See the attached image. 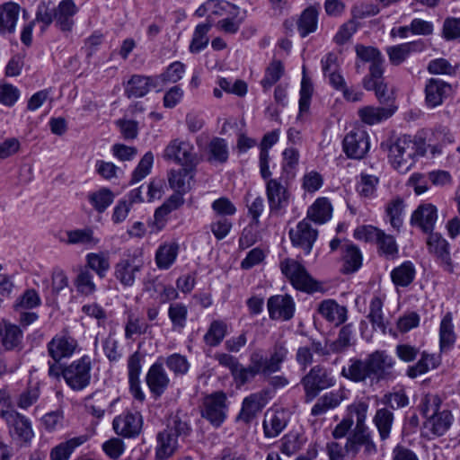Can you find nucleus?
<instances>
[{
	"instance_id": "338daca9",
	"label": "nucleus",
	"mask_w": 460,
	"mask_h": 460,
	"mask_svg": "<svg viewBox=\"0 0 460 460\" xmlns=\"http://www.w3.org/2000/svg\"><path fill=\"white\" fill-rule=\"evenodd\" d=\"M441 399L438 394H426L420 403V411L427 419L439 413Z\"/></svg>"
},
{
	"instance_id": "ddd939ff",
	"label": "nucleus",
	"mask_w": 460,
	"mask_h": 460,
	"mask_svg": "<svg viewBox=\"0 0 460 460\" xmlns=\"http://www.w3.org/2000/svg\"><path fill=\"white\" fill-rule=\"evenodd\" d=\"M288 235L292 245L301 249L307 255L317 239L318 231L312 227L307 218H305L295 228L289 230Z\"/></svg>"
},
{
	"instance_id": "7c9ffc66",
	"label": "nucleus",
	"mask_w": 460,
	"mask_h": 460,
	"mask_svg": "<svg viewBox=\"0 0 460 460\" xmlns=\"http://www.w3.org/2000/svg\"><path fill=\"white\" fill-rule=\"evenodd\" d=\"M318 313L328 322L340 325L347 320L348 310L332 299L323 300L318 306Z\"/></svg>"
},
{
	"instance_id": "c9c22d12",
	"label": "nucleus",
	"mask_w": 460,
	"mask_h": 460,
	"mask_svg": "<svg viewBox=\"0 0 460 460\" xmlns=\"http://www.w3.org/2000/svg\"><path fill=\"white\" fill-rule=\"evenodd\" d=\"M67 239L65 241L70 245H84L87 248H93L99 243V239L94 235L91 227L77 228L66 231Z\"/></svg>"
},
{
	"instance_id": "f704fd0d",
	"label": "nucleus",
	"mask_w": 460,
	"mask_h": 460,
	"mask_svg": "<svg viewBox=\"0 0 460 460\" xmlns=\"http://www.w3.org/2000/svg\"><path fill=\"white\" fill-rule=\"evenodd\" d=\"M287 420L284 411H268L263 420L265 437L275 438L286 428Z\"/></svg>"
},
{
	"instance_id": "c85d7f7f",
	"label": "nucleus",
	"mask_w": 460,
	"mask_h": 460,
	"mask_svg": "<svg viewBox=\"0 0 460 460\" xmlns=\"http://www.w3.org/2000/svg\"><path fill=\"white\" fill-rule=\"evenodd\" d=\"M267 400L262 393H254L245 397L237 420L249 423L266 405Z\"/></svg>"
},
{
	"instance_id": "6ab92c4d",
	"label": "nucleus",
	"mask_w": 460,
	"mask_h": 460,
	"mask_svg": "<svg viewBox=\"0 0 460 460\" xmlns=\"http://www.w3.org/2000/svg\"><path fill=\"white\" fill-rule=\"evenodd\" d=\"M143 356L139 351H135L128 359V376L129 391L133 398L139 402H143L146 395L141 389L139 376L141 373V361Z\"/></svg>"
},
{
	"instance_id": "603ef678",
	"label": "nucleus",
	"mask_w": 460,
	"mask_h": 460,
	"mask_svg": "<svg viewBox=\"0 0 460 460\" xmlns=\"http://www.w3.org/2000/svg\"><path fill=\"white\" fill-rule=\"evenodd\" d=\"M168 317L173 331H182L187 323L188 308L182 303H172L168 308Z\"/></svg>"
},
{
	"instance_id": "20e7f679",
	"label": "nucleus",
	"mask_w": 460,
	"mask_h": 460,
	"mask_svg": "<svg viewBox=\"0 0 460 460\" xmlns=\"http://www.w3.org/2000/svg\"><path fill=\"white\" fill-rule=\"evenodd\" d=\"M279 269L296 290L311 294L321 289L320 283L309 274L305 267L299 261L286 258L280 261Z\"/></svg>"
},
{
	"instance_id": "de8ad7c7",
	"label": "nucleus",
	"mask_w": 460,
	"mask_h": 460,
	"mask_svg": "<svg viewBox=\"0 0 460 460\" xmlns=\"http://www.w3.org/2000/svg\"><path fill=\"white\" fill-rule=\"evenodd\" d=\"M452 423V415L448 411H443L428 419L426 427L435 436L444 435L450 428Z\"/></svg>"
},
{
	"instance_id": "0e129e2a",
	"label": "nucleus",
	"mask_w": 460,
	"mask_h": 460,
	"mask_svg": "<svg viewBox=\"0 0 460 460\" xmlns=\"http://www.w3.org/2000/svg\"><path fill=\"white\" fill-rule=\"evenodd\" d=\"M154 164V155L151 151L146 152L141 160L139 161L137 166L132 172L130 183H136L144 179L146 176L149 174L151 172V168Z\"/></svg>"
},
{
	"instance_id": "49530a36",
	"label": "nucleus",
	"mask_w": 460,
	"mask_h": 460,
	"mask_svg": "<svg viewBox=\"0 0 460 460\" xmlns=\"http://www.w3.org/2000/svg\"><path fill=\"white\" fill-rule=\"evenodd\" d=\"M415 278V268L411 261H404L391 272L392 281L395 286L408 287Z\"/></svg>"
},
{
	"instance_id": "a18cd8bd",
	"label": "nucleus",
	"mask_w": 460,
	"mask_h": 460,
	"mask_svg": "<svg viewBox=\"0 0 460 460\" xmlns=\"http://www.w3.org/2000/svg\"><path fill=\"white\" fill-rule=\"evenodd\" d=\"M87 198L93 208L102 214L111 206L115 196L110 189L103 187L89 193Z\"/></svg>"
},
{
	"instance_id": "c03bdc74",
	"label": "nucleus",
	"mask_w": 460,
	"mask_h": 460,
	"mask_svg": "<svg viewBox=\"0 0 460 460\" xmlns=\"http://www.w3.org/2000/svg\"><path fill=\"white\" fill-rule=\"evenodd\" d=\"M438 365L439 359L437 356L422 352L418 362L408 367L407 376L411 378H415L418 376L427 373L430 369L436 368Z\"/></svg>"
},
{
	"instance_id": "6e6552de",
	"label": "nucleus",
	"mask_w": 460,
	"mask_h": 460,
	"mask_svg": "<svg viewBox=\"0 0 460 460\" xmlns=\"http://www.w3.org/2000/svg\"><path fill=\"white\" fill-rule=\"evenodd\" d=\"M144 265L142 252H135L133 255H128L116 263L114 276L122 286L132 287Z\"/></svg>"
},
{
	"instance_id": "f3484780",
	"label": "nucleus",
	"mask_w": 460,
	"mask_h": 460,
	"mask_svg": "<svg viewBox=\"0 0 460 460\" xmlns=\"http://www.w3.org/2000/svg\"><path fill=\"white\" fill-rule=\"evenodd\" d=\"M270 318L272 320L291 319L295 313V303L288 295H276L268 299L267 303Z\"/></svg>"
},
{
	"instance_id": "f257e3e1",
	"label": "nucleus",
	"mask_w": 460,
	"mask_h": 460,
	"mask_svg": "<svg viewBox=\"0 0 460 460\" xmlns=\"http://www.w3.org/2000/svg\"><path fill=\"white\" fill-rule=\"evenodd\" d=\"M356 53L362 61L370 63L369 73L362 80L363 87L367 91H375L380 102H388L387 84L383 77L385 59L380 50L372 46L357 45Z\"/></svg>"
},
{
	"instance_id": "a211bd4d",
	"label": "nucleus",
	"mask_w": 460,
	"mask_h": 460,
	"mask_svg": "<svg viewBox=\"0 0 460 460\" xmlns=\"http://www.w3.org/2000/svg\"><path fill=\"white\" fill-rule=\"evenodd\" d=\"M266 195L272 214H276L288 205L289 192L277 179H267Z\"/></svg>"
},
{
	"instance_id": "79ce46f5",
	"label": "nucleus",
	"mask_w": 460,
	"mask_h": 460,
	"mask_svg": "<svg viewBox=\"0 0 460 460\" xmlns=\"http://www.w3.org/2000/svg\"><path fill=\"white\" fill-rule=\"evenodd\" d=\"M229 150L226 141L214 137L208 145V161L211 164H225L228 160Z\"/></svg>"
},
{
	"instance_id": "8fccbe9b",
	"label": "nucleus",
	"mask_w": 460,
	"mask_h": 460,
	"mask_svg": "<svg viewBox=\"0 0 460 460\" xmlns=\"http://www.w3.org/2000/svg\"><path fill=\"white\" fill-rule=\"evenodd\" d=\"M353 332L351 324L342 326L335 341H330V347L332 353L340 354L345 352L353 346Z\"/></svg>"
},
{
	"instance_id": "2f4dec72",
	"label": "nucleus",
	"mask_w": 460,
	"mask_h": 460,
	"mask_svg": "<svg viewBox=\"0 0 460 460\" xmlns=\"http://www.w3.org/2000/svg\"><path fill=\"white\" fill-rule=\"evenodd\" d=\"M320 6L311 5L305 8L300 14L297 22V31L302 38L316 31L318 28V16Z\"/></svg>"
},
{
	"instance_id": "4be33fe9",
	"label": "nucleus",
	"mask_w": 460,
	"mask_h": 460,
	"mask_svg": "<svg viewBox=\"0 0 460 460\" xmlns=\"http://www.w3.org/2000/svg\"><path fill=\"white\" fill-rule=\"evenodd\" d=\"M438 220V209L431 203L420 204L412 213L411 224L420 227L424 233H431Z\"/></svg>"
},
{
	"instance_id": "5fc2aeb1",
	"label": "nucleus",
	"mask_w": 460,
	"mask_h": 460,
	"mask_svg": "<svg viewBox=\"0 0 460 460\" xmlns=\"http://www.w3.org/2000/svg\"><path fill=\"white\" fill-rule=\"evenodd\" d=\"M377 245L378 254L385 257L387 260H393L397 257L399 249L394 237L391 234H385L382 231L376 241Z\"/></svg>"
},
{
	"instance_id": "72a5a7b5",
	"label": "nucleus",
	"mask_w": 460,
	"mask_h": 460,
	"mask_svg": "<svg viewBox=\"0 0 460 460\" xmlns=\"http://www.w3.org/2000/svg\"><path fill=\"white\" fill-rule=\"evenodd\" d=\"M341 376L353 382H364L371 378L367 359L350 358L348 367H343Z\"/></svg>"
},
{
	"instance_id": "dca6fc26",
	"label": "nucleus",
	"mask_w": 460,
	"mask_h": 460,
	"mask_svg": "<svg viewBox=\"0 0 460 460\" xmlns=\"http://www.w3.org/2000/svg\"><path fill=\"white\" fill-rule=\"evenodd\" d=\"M78 11L74 0H62L55 7V26L66 36L72 32Z\"/></svg>"
},
{
	"instance_id": "f03ea898",
	"label": "nucleus",
	"mask_w": 460,
	"mask_h": 460,
	"mask_svg": "<svg viewBox=\"0 0 460 460\" xmlns=\"http://www.w3.org/2000/svg\"><path fill=\"white\" fill-rule=\"evenodd\" d=\"M382 146H386L392 166L401 173L407 172L415 158L425 153L421 144L408 135L399 137L394 142L382 144Z\"/></svg>"
},
{
	"instance_id": "bb28decb",
	"label": "nucleus",
	"mask_w": 460,
	"mask_h": 460,
	"mask_svg": "<svg viewBox=\"0 0 460 460\" xmlns=\"http://www.w3.org/2000/svg\"><path fill=\"white\" fill-rule=\"evenodd\" d=\"M346 399V392L340 388L324 394L320 396L311 409V415L317 417L325 414L328 411L333 410Z\"/></svg>"
},
{
	"instance_id": "37998d69",
	"label": "nucleus",
	"mask_w": 460,
	"mask_h": 460,
	"mask_svg": "<svg viewBox=\"0 0 460 460\" xmlns=\"http://www.w3.org/2000/svg\"><path fill=\"white\" fill-rule=\"evenodd\" d=\"M86 267L93 270L100 279L105 278L111 268L108 252H90L86 255Z\"/></svg>"
},
{
	"instance_id": "052dcab7",
	"label": "nucleus",
	"mask_w": 460,
	"mask_h": 460,
	"mask_svg": "<svg viewBox=\"0 0 460 460\" xmlns=\"http://www.w3.org/2000/svg\"><path fill=\"white\" fill-rule=\"evenodd\" d=\"M284 66L279 60H272L265 71V75L261 80V85L264 90L270 89L282 76Z\"/></svg>"
},
{
	"instance_id": "774afa93",
	"label": "nucleus",
	"mask_w": 460,
	"mask_h": 460,
	"mask_svg": "<svg viewBox=\"0 0 460 460\" xmlns=\"http://www.w3.org/2000/svg\"><path fill=\"white\" fill-rule=\"evenodd\" d=\"M288 354V350L284 343L278 342L274 344L270 358H268L274 373L281 369V365L287 359Z\"/></svg>"
},
{
	"instance_id": "4c0bfd02",
	"label": "nucleus",
	"mask_w": 460,
	"mask_h": 460,
	"mask_svg": "<svg viewBox=\"0 0 460 460\" xmlns=\"http://www.w3.org/2000/svg\"><path fill=\"white\" fill-rule=\"evenodd\" d=\"M22 332L19 326L4 322L0 324V342L7 350L17 348L22 340Z\"/></svg>"
},
{
	"instance_id": "412c9836",
	"label": "nucleus",
	"mask_w": 460,
	"mask_h": 460,
	"mask_svg": "<svg viewBox=\"0 0 460 460\" xmlns=\"http://www.w3.org/2000/svg\"><path fill=\"white\" fill-rule=\"evenodd\" d=\"M146 381L151 394L155 397H160L170 384V378L163 366V363L155 362L148 369Z\"/></svg>"
},
{
	"instance_id": "423d86ee",
	"label": "nucleus",
	"mask_w": 460,
	"mask_h": 460,
	"mask_svg": "<svg viewBox=\"0 0 460 460\" xmlns=\"http://www.w3.org/2000/svg\"><path fill=\"white\" fill-rule=\"evenodd\" d=\"M92 360L87 355L72 361L63 368V378L74 391H81L91 382Z\"/></svg>"
},
{
	"instance_id": "5701e85b",
	"label": "nucleus",
	"mask_w": 460,
	"mask_h": 460,
	"mask_svg": "<svg viewBox=\"0 0 460 460\" xmlns=\"http://www.w3.org/2000/svg\"><path fill=\"white\" fill-rule=\"evenodd\" d=\"M451 85L438 78H430L425 86V101L429 108H435L443 103L449 95Z\"/></svg>"
},
{
	"instance_id": "864d4df0",
	"label": "nucleus",
	"mask_w": 460,
	"mask_h": 460,
	"mask_svg": "<svg viewBox=\"0 0 460 460\" xmlns=\"http://www.w3.org/2000/svg\"><path fill=\"white\" fill-rule=\"evenodd\" d=\"M211 27L212 24L210 22L200 23L196 26L190 44V51L191 53H199L208 46L209 42L208 33Z\"/></svg>"
},
{
	"instance_id": "ea45409f",
	"label": "nucleus",
	"mask_w": 460,
	"mask_h": 460,
	"mask_svg": "<svg viewBox=\"0 0 460 460\" xmlns=\"http://www.w3.org/2000/svg\"><path fill=\"white\" fill-rule=\"evenodd\" d=\"M394 420V412L390 409L385 407L376 410L373 418V422L377 429L380 439L382 441L389 438Z\"/></svg>"
},
{
	"instance_id": "cd10ccee",
	"label": "nucleus",
	"mask_w": 460,
	"mask_h": 460,
	"mask_svg": "<svg viewBox=\"0 0 460 460\" xmlns=\"http://www.w3.org/2000/svg\"><path fill=\"white\" fill-rule=\"evenodd\" d=\"M371 378L381 379L386 371L393 368L394 365V358L385 351L376 350L366 358Z\"/></svg>"
},
{
	"instance_id": "393cba45",
	"label": "nucleus",
	"mask_w": 460,
	"mask_h": 460,
	"mask_svg": "<svg viewBox=\"0 0 460 460\" xmlns=\"http://www.w3.org/2000/svg\"><path fill=\"white\" fill-rule=\"evenodd\" d=\"M426 49L423 40H414L395 46H391L386 49V53L389 61L394 66H399L403 63L409 56L413 52H421Z\"/></svg>"
},
{
	"instance_id": "39448f33",
	"label": "nucleus",
	"mask_w": 460,
	"mask_h": 460,
	"mask_svg": "<svg viewBox=\"0 0 460 460\" xmlns=\"http://www.w3.org/2000/svg\"><path fill=\"white\" fill-rule=\"evenodd\" d=\"M300 383L305 391V401L310 402L322 391L332 387L336 380L330 369L322 365H315L301 378Z\"/></svg>"
},
{
	"instance_id": "e433bc0d",
	"label": "nucleus",
	"mask_w": 460,
	"mask_h": 460,
	"mask_svg": "<svg viewBox=\"0 0 460 460\" xmlns=\"http://www.w3.org/2000/svg\"><path fill=\"white\" fill-rule=\"evenodd\" d=\"M332 208L326 198H318L307 210V220L322 225L332 217Z\"/></svg>"
},
{
	"instance_id": "f8f14e48",
	"label": "nucleus",
	"mask_w": 460,
	"mask_h": 460,
	"mask_svg": "<svg viewBox=\"0 0 460 460\" xmlns=\"http://www.w3.org/2000/svg\"><path fill=\"white\" fill-rule=\"evenodd\" d=\"M361 449L365 456H373L377 452L376 445L369 429H353L347 438L345 450L348 454L355 456Z\"/></svg>"
},
{
	"instance_id": "69168bd1",
	"label": "nucleus",
	"mask_w": 460,
	"mask_h": 460,
	"mask_svg": "<svg viewBox=\"0 0 460 460\" xmlns=\"http://www.w3.org/2000/svg\"><path fill=\"white\" fill-rule=\"evenodd\" d=\"M68 286V279L60 269H55L51 277V288H48L47 299H55L56 296Z\"/></svg>"
},
{
	"instance_id": "a878e982",
	"label": "nucleus",
	"mask_w": 460,
	"mask_h": 460,
	"mask_svg": "<svg viewBox=\"0 0 460 460\" xmlns=\"http://www.w3.org/2000/svg\"><path fill=\"white\" fill-rule=\"evenodd\" d=\"M427 239L428 249L430 253L435 254L438 259L444 265L446 270L452 272L453 265L450 258L449 244L440 234L438 233H428Z\"/></svg>"
},
{
	"instance_id": "bf43d9fd",
	"label": "nucleus",
	"mask_w": 460,
	"mask_h": 460,
	"mask_svg": "<svg viewBox=\"0 0 460 460\" xmlns=\"http://www.w3.org/2000/svg\"><path fill=\"white\" fill-rule=\"evenodd\" d=\"M382 307V299L378 296H374L370 302L369 314L367 318L375 329H379L382 332H385V324L384 321Z\"/></svg>"
},
{
	"instance_id": "3c124183",
	"label": "nucleus",
	"mask_w": 460,
	"mask_h": 460,
	"mask_svg": "<svg viewBox=\"0 0 460 460\" xmlns=\"http://www.w3.org/2000/svg\"><path fill=\"white\" fill-rule=\"evenodd\" d=\"M227 333V324L221 320L213 321L206 334L204 335V341L210 347L218 346Z\"/></svg>"
},
{
	"instance_id": "09e8293b",
	"label": "nucleus",
	"mask_w": 460,
	"mask_h": 460,
	"mask_svg": "<svg viewBox=\"0 0 460 460\" xmlns=\"http://www.w3.org/2000/svg\"><path fill=\"white\" fill-rule=\"evenodd\" d=\"M147 76L133 75L125 86V94L128 98H141L149 93Z\"/></svg>"
},
{
	"instance_id": "4d7b16f0",
	"label": "nucleus",
	"mask_w": 460,
	"mask_h": 460,
	"mask_svg": "<svg viewBox=\"0 0 460 460\" xmlns=\"http://www.w3.org/2000/svg\"><path fill=\"white\" fill-rule=\"evenodd\" d=\"M41 299L33 288L26 289L15 301L13 308L16 312L30 310L40 306Z\"/></svg>"
},
{
	"instance_id": "680f3d73",
	"label": "nucleus",
	"mask_w": 460,
	"mask_h": 460,
	"mask_svg": "<svg viewBox=\"0 0 460 460\" xmlns=\"http://www.w3.org/2000/svg\"><path fill=\"white\" fill-rule=\"evenodd\" d=\"M403 210V200L400 198H396L391 200L385 208L386 215L389 218L391 226L399 230L402 225V214Z\"/></svg>"
},
{
	"instance_id": "0eeeda50",
	"label": "nucleus",
	"mask_w": 460,
	"mask_h": 460,
	"mask_svg": "<svg viewBox=\"0 0 460 460\" xmlns=\"http://www.w3.org/2000/svg\"><path fill=\"white\" fill-rule=\"evenodd\" d=\"M163 157L181 166L196 167L199 163L194 146L190 141L179 137L172 139L167 144Z\"/></svg>"
},
{
	"instance_id": "4468645a",
	"label": "nucleus",
	"mask_w": 460,
	"mask_h": 460,
	"mask_svg": "<svg viewBox=\"0 0 460 460\" xmlns=\"http://www.w3.org/2000/svg\"><path fill=\"white\" fill-rule=\"evenodd\" d=\"M78 344L66 332L56 334L47 344L49 356L56 362L73 356Z\"/></svg>"
},
{
	"instance_id": "13d9d810",
	"label": "nucleus",
	"mask_w": 460,
	"mask_h": 460,
	"mask_svg": "<svg viewBox=\"0 0 460 460\" xmlns=\"http://www.w3.org/2000/svg\"><path fill=\"white\" fill-rule=\"evenodd\" d=\"M76 290L84 296H91L96 291V285L93 282V276L89 269L80 270L75 279Z\"/></svg>"
},
{
	"instance_id": "473e14b6",
	"label": "nucleus",
	"mask_w": 460,
	"mask_h": 460,
	"mask_svg": "<svg viewBox=\"0 0 460 460\" xmlns=\"http://www.w3.org/2000/svg\"><path fill=\"white\" fill-rule=\"evenodd\" d=\"M87 441V436L71 438L55 446L49 453L50 460H69L74 451Z\"/></svg>"
},
{
	"instance_id": "58836bf2",
	"label": "nucleus",
	"mask_w": 460,
	"mask_h": 460,
	"mask_svg": "<svg viewBox=\"0 0 460 460\" xmlns=\"http://www.w3.org/2000/svg\"><path fill=\"white\" fill-rule=\"evenodd\" d=\"M179 244L175 242L161 244L155 252V263L160 270H168L176 261Z\"/></svg>"
},
{
	"instance_id": "7ed1b4c3",
	"label": "nucleus",
	"mask_w": 460,
	"mask_h": 460,
	"mask_svg": "<svg viewBox=\"0 0 460 460\" xmlns=\"http://www.w3.org/2000/svg\"><path fill=\"white\" fill-rule=\"evenodd\" d=\"M190 425L175 416L167 427L157 434L156 458L165 460L172 456L179 447V441L184 440L190 433Z\"/></svg>"
},
{
	"instance_id": "1a4fd4ad",
	"label": "nucleus",
	"mask_w": 460,
	"mask_h": 460,
	"mask_svg": "<svg viewBox=\"0 0 460 460\" xmlns=\"http://www.w3.org/2000/svg\"><path fill=\"white\" fill-rule=\"evenodd\" d=\"M226 395L223 392H216L204 398L201 415L214 427L218 428L226 419Z\"/></svg>"
},
{
	"instance_id": "9b49d317",
	"label": "nucleus",
	"mask_w": 460,
	"mask_h": 460,
	"mask_svg": "<svg viewBox=\"0 0 460 460\" xmlns=\"http://www.w3.org/2000/svg\"><path fill=\"white\" fill-rule=\"evenodd\" d=\"M370 147L369 136L362 128H356L349 132L343 141L342 148L350 159L360 160L365 157Z\"/></svg>"
},
{
	"instance_id": "b1692460",
	"label": "nucleus",
	"mask_w": 460,
	"mask_h": 460,
	"mask_svg": "<svg viewBox=\"0 0 460 460\" xmlns=\"http://www.w3.org/2000/svg\"><path fill=\"white\" fill-rule=\"evenodd\" d=\"M21 6L14 2H6L0 4V35L13 34L19 20Z\"/></svg>"
},
{
	"instance_id": "9d476101",
	"label": "nucleus",
	"mask_w": 460,
	"mask_h": 460,
	"mask_svg": "<svg viewBox=\"0 0 460 460\" xmlns=\"http://www.w3.org/2000/svg\"><path fill=\"white\" fill-rule=\"evenodd\" d=\"M3 420L7 427L8 435L13 441L24 446L31 444L34 431L29 418L15 411Z\"/></svg>"
},
{
	"instance_id": "e2e57ef3",
	"label": "nucleus",
	"mask_w": 460,
	"mask_h": 460,
	"mask_svg": "<svg viewBox=\"0 0 460 460\" xmlns=\"http://www.w3.org/2000/svg\"><path fill=\"white\" fill-rule=\"evenodd\" d=\"M249 364L252 367L255 373L265 377L274 373L268 358L264 357L261 350L253 351L251 354Z\"/></svg>"
},
{
	"instance_id": "aec40b11",
	"label": "nucleus",
	"mask_w": 460,
	"mask_h": 460,
	"mask_svg": "<svg viewBox=\"0 0 460 460\" xmlns=\"http://www.w3.org/2000/svg\"><path fill=\"white\" fill-rule=\"evenodd\" d=\"M389 96L388 102L385 107L366 106L358 110L360 119L367 125H375L389 119L396 111V106L393 104V97L386 92Z\"/></svg>"
},
{
	"instance_id": "2eb2a0df",
	"label": "nucleus",
	"mask_w": 460,
	"mask_h": 460,
	"mask_svg": "<svg viewBox=\"0 0 460 460\" xmlns=\"http://www.w3.org/2000/svg\"><path fill=\"white\" fill-rule=\"evenodd\" d=\"M143 419L139 412H123L114 418L112 427L115 433L127 438L137 437L142 429Z\"/></svg>"
},
{
	"instance_id": "a19ab883",
	"label": "nucleus",
	"mask_w": 460,
	"mask_h": 460,
	"mask_svg": "<svg viewBox=\"0 0 460 460\" xmlns=\"http://www.w3.org/2000/svg\"><path fill=\"white\" fill-rule=\"evenodd\" d=\"M341 249L344 272L352 273L357 271L362 265V254L358 247L354 243H349L343 244Z\"/></svg>"
},
{
	"instance_id": "c756f323",
	"label": "nucleus",
	"mask_w": 460,
	"mask_h": 460,
	"mask_svg": "<svg viewBox=\"0 0 460 460\" xmlns=\"http://www.w3.org/2000/svg\"><path fill=\"white\" fill-rule=\"evenodd\" d=\"M196 167L181 166L179 169H172L168 172V182L170 187L179 193H186L190 189V180L194 176Z\"/></svg>"
},
{
	"instance_id": "6e6d98bb",
	"label": "nucleus",
	"mask_w": 460,
	"mask_h": 460,
	"mask_svg": "<svg viewBox=\"0 0 460 460\" xmlns=\"http://www.w3.org/2000/svg\"><path fill=\"white\" fill-rule=\"evenodd\" d=\"M439 336L441 350L449 349L456 341V334L454 332L452 315L450 313L447 314L441 321Z\"/></svg>"
}]
</instances>
